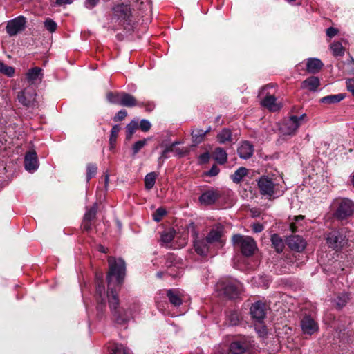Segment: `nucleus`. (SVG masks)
<instances>
[{"mask_svg": "<svg viewBox=\"0 0 354 354\" xmlns=\"http://www.w3.org/2000/svg\"><path fill=\"white\" fill-rule=\"evenodd\" d=\"M248 174V169L245 167H239L232 176L231 178L236 183H240Z\"/></svg>", "mask_w": 354, "mask_h": 354, "instance_id": "c756f323", "label": "nucleus"}, {"mask_svg": "<svg viewBox=\"0 0 354 354\" xmlns=\"http://www.w3.org/2000/svg\"><path fill=\"white\" fill-rule=\"evenodd\" d=\"M235 247L239 248L241 253L246 257L252 256L257 249L256 242L250 236L235 234L232 237Z\"/></svg>", "mask_w": 354, "mask_h": 354, "instance_id": "20e7f679", "label": "nucleus"}, {"mask_svg": "<svg viewBox=\"0 0 354 354\" xmlns=\"http://www.w3.org/2000/svg\"><path fill=\"white\" fill-rule=\"evenodd\" d=\"M120 105L127 107H133L137 105L140 106V104L137 102L136 99L132 95L122 92Z\"/></svg>", "mask_w": 354, "mask_h": 354, "instance_id": "b1692460", "label": "nucleus"}, {"mask_svg": "<svg viewBox=\"0 0 354 354\" xmlns=\"http://www.w3.org/2000/svg\"><path fill=\"white\" fill-rule=\"evenodd\" d=\"M261 104L271 111H277L281 108L280 104L277 103L276 97L272 95H267L262 100Z\"/></svg>", "mask_w": 354, "mask_h": 354, "instance_id": "a211bd4d", "label": "nucleus"}, {"mask_svg": "<svg viewBox=\"0 0 354 354\" xmlns=\"http://www.w3.org/2000/svg\"><path fill=\"white\" fill-rule=\"evenodd\" d=\"M337 29L333 27H330L326 30V35L330 38L335 36L337 34Z\"/></svg>", "mask_w": 354, "mask_h": 354, "instance_id": "4d7b16f0", "label": "nucleus"}, {"mask_svg": "<svg viewBox=\"0 0 354 354\" xmlns=\"http://www.w3.org/2000/svg\"><path fill=\"white\" fill-rule=\"evenodd\" d=\"M120 130V127L119 125H114L111 130V134H110V138L109 142L111 147L114 145V144L116 142L117 137L118 136V133Z\"/></svg>", "mask_w": 354, "mask_h": 354, "instance_id": "58836bf2", "label": "nucleus"}, {"mask_svg": "<svg viewBox=\"0 0 354 354\" xmlns=\"http://www.w3.org/2000/svg\"><path fill=\"white\" fill-rule=\"evenodd\" d=\"M223 226L221 223H217L212 227L209 232L205 236L207 239V242L211 243L214 248L215 246H222L223 245Z\"/></svg>", "mask_w": 354, "mask_h": 354, "instance_id": "6e6552de", "label": "nucleus"}, {"mask_svg": "<svg viewBox=\"0 0 354 354\" xmlns=\"http://www.w3.org/2000/svg\"><path fill=\"white\" fill-rule=\"evenodd\" d=\"M0 72L8 77H12L15 73V68L0 61Z\"/></svg>", "mask_w": 354, "mask_h": 354, "instance_id": "4c0bfd02", "label": "nucleus"}, {"mask_svg": "<svg viewBox=\"0 0 354 354\" xmlns=\"http://www.w3.org/2000/svg\"><path fill=\"white\" fill-rule=\"evenodd\" d=\"M219 168L214 165L211 169L207 171V175L209 176H215L219 173Z\"/></svg>", "mask_w": 354, "mask_h": 354, "instance_id": "864d4df0", "label": "nucleus"}, {"mask_svg": "<svg viewBox=\"0 0 354 354\" xmlns=\"http://www.w3.org/2000/svg\"><path fill=\"white\" fill-rule=\"evenodd\" d=\"M99 1L100 0H86L85 6L86 8L91 9L99 3Z\"/></svg>", "mask_w": 354, "mask_h": 354, "instance_id": "13d9d810", "label": "nucleus"}, {"mask_svg": "<svg viewBox=\"0 0 354 354\" xmlns=\"http://www.w3.org/2000/svg\"><path fill=\"white\" fill-rule=\"evenodd\" d=\"M127 115V112L126 110L122 109L118 112V113L114 117V121H122L125 118Z\"/></svg>", "mask_w": 354, "mask_h": 354, "instance_id": "3c124183", "label": "nucleus"}, {"mask_svg": "<svg viewBox=\"0 0 354 354\" xmlns=\"http://www.w3.org/2000/svg\"><path fill=\"white\" fill-rule=\"evenodd\" d=\"M251 317L258 323H262L266 317V311H250Z\"/></svg>", "mask_w": 354, "mask_h": 354, "instance_id": "79ce46f5", "label": "nucleus"}, {"mask_svg": "<svg viewBox=\"0 0 354 354\" xmlns=\"http://www.w3.org/2000/svg\"><path fill=\"white\" fill-rule=\"evenodd\" d=\"M270 278L268 276L262 275L258 277V281H257V283L259 286L263 287L264 288H268L270 283Z\"/></svg>", "mask_w": 354, "mask_h": 354, "instance_id": "37998d69", "label": "nucleus"}, {"mask_svg": "<svg viewBox=\"0 0 354 354\" xmlns=\"http://www.w3.org/2000/svg\"><path fill=\"white\" fill-rule=\"evenodd\" d=\"M210 158L209 153L208 152H205L200 155L199 161L201 163H206L209 161Z\"/></svg>", "mask_w": 354, "mask_h": 354, "instance_id": "5fc2aeb1", "label": "nucleus"}, {"mask_svg": "<svg viewBox=\"0 0 354 354\" xmlns=\"http://www.w3.org/2000/svg\"><path fill=\"white\" fill-rule=\"evenodd\" d=\"M177 262V258L175 255L173 254H168L167 257V261H166V266L169 268L173 266H176V263Z\"/></svg>", "mask_w": 354, "mask_h": 354, "instance_id": "8fccbe9b", "label": "nucleus"}, {"mask_svg": "<svg viewBox=\"0 0 354 354\" xmlns=\"http://www.w3.org/2000/svg\"><path fill=\"white\" fill-rule=\"evenodd\" d=\"M192 141L195 145L200 144L204 140L205 133L203 129H194L192 131Z\"/></svg>", "mask_w": 354, "mask_h": 354, "instance_id": "473e14b6", "label": "nucleus"}, {"mask_svg": "<svg viewBox=\"0 0 354 354\" xmlns=\"http://www.w3.org/2000/svg\"><path fill=\"white\" fill-rule=\"evenodd\" d=\"M346 235L343 230H333L328 234L326 237L328 245L333 250L340 249L346 244Z\"/></svg>", "mask_w": 354, "mask_h": 354, "instance_id": "0eeeda50", "label": "nucleus"}, {"mask_svg": "<svg viewBox=\"0 0 354 354\" xmlns=\"http://www.w3.org/2000/svg\"><path fill=\"white\" fill-rule=\"evenodd\" d=\"M354 212V203L349 199L344 198L339 201L335 212V216L339 219H344Z\"/></svg>", "mask_w": 354, "mask_h": 354, "instance_id": "9d476101", "label": "nucleus"}, {"mask_svg": "<svg viewBox=\"0 0 354 354\" xmlns=\"http://www.w3.org/2000/svg\"><path fill=\"white\" fill-rule=\"evenodd\" d=\"M73 0H57L56 4L58 6H63L66 4H71Z\"/></svg>", "mask_w": 354, "mask_h": 354, "instance_id": "0e129e2a", "label": "nucleus"}, {"mask_svg": "<svg viewBox=\"0 0 354 354\" xmlns=\"http://www.w3.org/2000/svg\"><path fill=\"white\" fill-rule=\"evenodd\" d=\"M97 212V205L94 204L84 214V218L89 221L94 219Z\"/></svg>", "mask_w": 354, "mask_h": 354, "instance_id": "c03bdc74", "label": "nucleus"}, {"mask_svg": "<svg viewBox=\"0 0 354 354\" xmlns=\"http://www.w3.org/2000/svg\"><path fill=\"white\" fill-rule=\"evenodd\" d=\"M44 26L50 32H53L57 29V24L51 19H47L44 21Z\"/></svg>", "mask_w": 354, "mask_h": 354, "instance_id": "a18cd8bd", "label": "nucleus"}, {"mask_svg": "<svg viewBox=\"0 0 354 354\" xmlns=\"http://www.w3.org/2000/svg\"><path fill=\"white\" fill-rule=\"evenodd\" d=\"M218 295L230 299L239 297L242 291V285L236 280H221L216 285Z\"/></svg>", "mask_w": 354, "mask_h": 354, "instance_id": "7ed1b4c3", "label": "nucleus"}, {"mask_svg": "<svg viewBox=\"0 0 354 354\" xmlns=\"http://www.w3.org/2000/svg\"><path fill=\"white\" fill-rule=\"evenodd\" d=\"M220 197L218 191L210 189L203 193L199 197V201L205 205H209L214 203Z\"/></svg>", "mask_w": 354, "mask_h": 354, "instance_id": "dca6fc26", "label": "nucleus"}, {"mask_svg": "<svg viewBox=\"0 0 354 354\" xmlns=\"http://www.w3.org/2000/svg\"><path fill=\"white\" fill-rule=\"evenodd\" d=\"M178 144H180L179 142H174L172 144H171L170 145L166 147L165 149L168 150V153L174 152V149H175V147Z\"/></svg>", "mask_w": 354, "mask_h": 354, "instance_id": "e2e57ef3", "label": "nucleus"}, {"mask_svg": "<svg viewBox=\"0 0 354 354\" xmlns=\"http://www.w3.org/2000/svg\"><path fill=\"white\" fill-rule=\"evenodd\" d=\"M271 241L273 247L277 252L283 251L284 243L282 239L277 234H274L271 236Z\"/></svg>", "mask_w": 354, "mask_h": 354, "instance_id": "7c9ffc66", "label": "nucleus"}, {"mask_svg": "<svg viewBox=\"0 0 354 354\" xmlns=\"http://www.w3.org/2000/svg\"><path fill=\"white\" fill-rule=\"evenodd\" d=\"M106 99L111 104H121L122 100V92L121 93H113L109 92L106 94Z\"/></svg>", "mask_w": 354, "mask_h": 354, "instance_id": "72a5a7b5", "label": "nucleus"}, {"mask_svg": "<svg viewBox=\"0 0 354 354\" xmlns=\"http://www.w3.org/2000/svg\"><path fill=\"white\" fill-rule=\"evenodd\" d=\"M26 19L19 16L8 21L6 31L10 36H15L25 28Z\"/></svg>", "mask_w": 354, "mask_h": 354, "instance_id": "f8f14e48", "label": "nucleus"}, {"mask_svg": "<svg viewBox=\"0 0 354 354\" xmlns=\"http://www.w3.org/2000/svg\"><path fill=\"white\" fill-rule=\"evenodd\" d=\"M232 315L236 318V321L232 320L231 324H233V325H236L237 324L238 321H239L238 315H236V313H233Z\"/></svg>", "mask_w": 354, "mask_h": 354, "instance_id": "774afa93", "label": "nucleus"}, {"mask_svg": "<svg viewBox=\"0 0 354 354\" xmlns=\"http://www.w3.org/2000/svg\"><path fill=\"white\" fill-rule=\"evenodd\" d=\"M167 212L165 209L160 207L153 214V218L155 221L159 222L162 220Z\"/></svg>", "mask_w": 354, "mask_h": 354, "instance_id": "49530a36", "label": "nucleus"}, {"mask_svg": "<svg viewBox=\"0 0 354 354\" xmlns=\"http://www.w3.org/2000/svg\"><path fill=\"white\" fill-rule=\"evenodd\" d=\"M194 248L196 252L200 256H207L212 253L214 246L207 242L206 237L196 236L193 242Z\"/></svg>", "mask_w": 354, "mask_h": 354, "instance_id": "1a4fd4ad", "label": "nucleus"}, {"mask_svg": "<svg viewBox=\"0 0 354 354\" xmlns=\"http://www.w3.org/2000/svg\"><path fill=\"white\" fill-rule=\"evenodd\" d=\"M177 155H179L180 156H182L185 154V153L183 151L180 149H177L175 147L174 151Z\"/></svg>", "mask_w": 354, "mask_h": 354, "instance_id": "338daca9", "label": "nucleus"}, {"mask_svg": "<svg viewBox=\"0 0 354 354\" xmlns=\"http://www.w3.org/2000/svg\"><path fill=\"white\" fill-rule=\"evenodd\" d=\"M109 272L107 274L108 290L106 291L103 284V274L95 275V299L100 308H105L106 301L111 310H117L119 300L115 292V288L120 287L125 275V263L122 259H116L109 257L108 259Z\"/></svg>", "mask_w": 354, "mask_h": 354, "instance_id": "f257e3e1", "label": "nucleus"}, {"mask_svg": "<svg viewBox=\"0 0 354 354\" xmlns=\"http://www.w3.org/2000/svg\"><path fill=\"white\" fill-rule=\"evenodd\" d=\"M36 93L31 88H26L19 93L17 99L19 102L27 107H35L37 102L35 99Z\"/></svg>", "mask_w": 354, "mask_h": 354, "instance_id": "9b49d317", "label": "nucleus"}, {"mask_svg": "<svg viewBox=\"0 0 354 354\" xmlns=\"http://www.w3.org/2000/svg\"><path fill=\"white\" fill-rule=\"evenodd\" d=\"M287 245L291 250L301 252L305 249L306 243L301 236L293 235L288 238Z\"/></svg>", "mask_w": 354, "mask_h": 354, "instance_id": "2eb2a0df", "label": "nucleus"}, {"mask_svg": "<svg viewBox=\"0 0 354 354\" xmlns=\"http://www.w3.org/2000/svg\"><path fill=\"white\" fill-rule=\"evenodd\" d=\"M97 172V166L94 164H88L86 167V179L89 181Z\"/></svg>", "mask_w": 354, "mask_h": 354, "instance_id": "a19ab883", "label": "nucleus"}, {"mask_svg": "<svg viewBox=\"0 0 354 354\" xmlns=\"http://www.w3.org/2000/svg\"><path fill=\"white\" fill-rule=\"evenodd\" d=\"M39 165L37 153L35 151L27 152L24 158L25 169L29 172H34L38 169Z\"/></svg>", "mask_w": 354, "mask_h": 354, "instance_id": "4468645a", "label": "nucleus"}, {"mask_svg": "<svg viewBox=\"0 0 354 354\" xmlns=\"http://www.w3.org/2000/svg\"><path fill=\"white\" fill-rule=\"evenodd\" d=\"M91 221L84 218L82 222V226L84 230H89L91 227Z\"/></svg>", "mask_w": 354, "mask_h": 354, "instance_id": "680f3d73", "label": "nucleus"}, {"mask_svg": "<svg viewBox=\"0 0 354 354\" xmlns=\"http://www.w3.org/2000/svg\"><path fill=\"white\" fill-rule=\"evenodd\" d=\"M138 128V122L136 120H132L127 125V139H131L135 131Z\"/></svg>", "mask_w": 354, "mask_h": 354, "instance_id": "e433bc0d", "label": "nucleus"}, {"mask_svg": "<svg viewBox=\"0 0 354 354\" xmlns=\"http://www.w3.org/2000/svg\"><path fill=\"white\" fill-rule=\"evenodd\" d=\"M157 174L156 172H150L147 174L145 177V188L148 190L153 188L155 185Z\"/></svg>", "mask_w": 354, "mask_h": 354, "instance_id": "2f4dec72", "label": "nucleus"}, {"mask_svg": "<svg viewBox=\"0 0 354 354\" xmlns=\"http://www.w3.org/2000/svg\"><path fill=\"white\" fill-rule=\"evenodd\" d=\"M261 195L268 199H274L284 193L281 179L275 175H263L257 180Z\"/></svg>", "mask_w": 354, "mask_h": 354, "instance_id": "f03ea898", "label": "nucleus"}, {"mask_svg": "<svg viewBox=\"0 0 354 354\" xmlns=\"http://www.w3.org/2000/svg\"><path fill=\"white\" fill-rule=\"evenodd\" d=\"M345 98V94L339 93L335 95H329L325 97H323L319 99V102L324 104H335Z\"/></svg>", "mask_w": 354, "mask_h": 354, "instance_id": "412c9836", "label": "nucleus"}, {"mask_svg": "<svg viewBox=\"0 0 354 354\" xmlns=\"http://www.w3.org/2000/svg\"><path fill=\"white\" fill-rule=\"evenodd\" d=\"M214 160L220 165H223L227 162V154L226 151L221 147H217L213 152Z\"/></svg>", "mask_w": 354, "mask_h": 354, "instance_id": "a878e982", "label": "nucleus"}, {"mask_svg": "<svg viewBox=\"0 0 354 354\" xmlns=\"http://www.w3.org/2000/svg\"><path fill=\"white\" fill-rule=\"evenodd\" d=\"M301 327L304 334L312 335L317 333L319 326L315 320L309 315H305L301 320Z\"/></svg>", "mask_w": 354, "mask_h": 354, "instance_id": "ddd939ff", "label": "nucleus"}, {"mask_svg": "<svg viewBox=\"0 0 354 354\" xmlns=\"http://www.w3.org/2000/svg\"><path fill=\"white\" fill-rule=\"evenodd\" d=\"M349 299L348 295L347 293H342L339 295L335 299L337 307L343 308L346 306Z\"/></svg>", "mask_w": 354, "mask_h": 354, "instance_id": "c9c22d12", "label": "nucleus"}, {"mask_svg": "<svg viewBox=\"0 0 354 354\" xmlns=\"http://www.w3.org/2000/svg\"><path fill=\"white\" fill-rule=\"evenodd\" d=\"M254 301L251 302V306L250 310H270V302L265 298L256 299H254Z\"/></svg>", "mask_w": 354, "mask_h": 354, "instance_id": "4be33fe9", "label": "nucleus"}, {"mask_svg": "<svg viewBox=\"0 0 354 354\" xmlns=\"http://www.w3.org/2000/svg\"><path fill=\"white\" fill-rule=\"evenodd\" d=\"M138 127L142 131L147 132L150 129L151 124L149 120L143 119L140 122Z\"/></svg>", "mask_w": 354, "mask_h": 354, "instance_id": "09e8293b", "label": "nucleus"}, {"mask_svg": "<svg viewBox=\"0 0 354 354\" xmlns=\"http://www.w3.org/2000/svg\"><path fill=\"white\" fill-rule=\"evenodd\" d=\"M113 318L118 324H124L129 319L126 311H113Z\"/></svg>", "mask_w": 354, "mask_h": 354, "instance_id": "c85d7f7f", "label": "nucleus"}, {"mask_svg": "<svg viewBox=\"0 0 354 354\" xmlns=\"http://www.w3.org/2000/svg\"><path fill=\"white\" fill-rule=\"evenodd\" d=\"M146 144H147V140H145V139L142 140H138L136 142H135V144L133 145V147H132L133 155L138 153V151L142 147H144L146 145Z\"/></svg>", "mask_w": 354, "mask_h": 354, "instance_id": "de8ad7c7", "label": "nucleus"}, {"mask_svg": "<svg viewBox=\"0 0 354 354\" xmlns=\"http://www.w3.org/2000/svg\"><path fill=\"white\" fill-rule=\"evenodd\" d=\"M168 150L164 149L158 158L159 163L163 162V161L169 158Z\"/></svg>", "mask_w": 354, "mask_h": 354, "instance_id": "052dcab7", "label": "nucleus"}, {"mask_svg": "<svg viewBox=\"0 0 354 354\" xmlns=\"http://www.w3.org/2000/svg\"><path fill=\"white\" fill-rule=\"evenodd\" d=\"M323 66L322 61L317 58H309L306 62V69L309 73H316Z\"/></svg>", "mask_w": 354, "mask_h": 354, "instance_id": "aec40b11", "label": "nucleus"}, {"mask_svg": "<svg viewBox=\"0 0 354 354\" xmlns=\"http://www.w3.org/2000/svg\"><path fill=\"white\" fill-rule=\"evenodd\" d=\"M346 87L347 89L352 93L354 96V80L349 79L346 81Z\"/></svg>", "mask_w": 354, "mask_h": 354, "instance_id": "6e6d98bb", "label": "nucleus"}, {"mask_svg": "<svg viewBox=\"0 0 354 354\" xmlns=\"http://www.w3.org/2000/svg\"><path fill=\"white\" fill-rule=\"evenodd\" d=\"M306 117V114H303L300 116H291L283 121L280 127V130L285 135H291L295 133Z\"/></svg>", "mask_w": 354, "mask_h": 354, "instance_id": "423d86ee", "label": "nucleus"}, {"mask_svg": "<svg viewBox=\"0 0 354 354\" xmlns=\"http://www.w3.org/2000/svg\"><path fill=\"white\" fill-rule=\"evenodd\" d=\"M174 238V232L173 230H169L164 232L161 235V241L163 243H169Z\"/></svg>", "mask_w": 354, "mask_h": 354, "instance_id": "ea45409f", "label": "nucleus"}, {"mask_svg": "<svg viewBox=\"0 0 354 354\" xmlns=\"http://www.w3.org/2000/svg\"><path fill=\"white\" fill-rule=\"evenodd\" d=\"M232 131L229 129H223L217 135V140L220 144H225L227 142H232Z\"/></svg>", "mask_w": 354, "mask_h": 354, "instance_id": "cd10ccee", "label": "nucleus"}, {"mask_svg": "<svg viewBox=\"0 0 354 354\" xmlns=\"http://www.w3.org/2000/svg\"><path fill=\"white\" fill-rule=\"evenodd\" d=\"M330 49L334 56H343L344 54V48L340 42H335L330 45Z\"/></svg>", "mask_w": 354, "mask_h": 354, "instance_id": "f704fd0d", "label": "nucleus"}, {"mask_svg": "<svg viewBox=\"0 0 354 354\" xmlns=\"http://www.w3.org/2000/svg\"><path fill=\"white\" fill-rule=\"evenodd\" d=\"M167 297L170 303L175 307L179 306L182 303V298L179 290H169L167 291Z\"/></svg>", "mask_w": 354, "mask_h": 354, "instance_id": "5701e85b", "label": "nucleus"}, {"mask_svg": "<svg viewBox=\"0 0 354 354\" xmlns=\"http://www.w3.org/2000/svg\"><path fill=\"white\" fill-rule=\"evenodd\" d=\"M263 230V226L259 223H256L252 225V230L254 232H261Z\"/></svg>", "mask_w": 354, "mask_h": 354, "instance_id": "bf43d9fd", "label": "nucleus"}, {"mask_svg": "<svg viewBox=\"0 0 354 354\" xmlns=\"http://www.w3.org/2000/svg\"><path fill=\"white\" fill-rule=\"evenodd\" d=\"M237 151L241 158L248 159L252 156L254 147L250 142L244 141L240 145Z\"/></svg>", "mask_w": 354, "mask_h": 354, "instance_id": "f3484780", "label": "nucleus"}, {"mask_svg": "<svg viewBox=\"0 0 354 354\" xmlns=\"http://www.w3.org/2000/svg\"><path fill=\"white\" fill-rule=\"evenodd\" d=\"M258 333H259V336H260V337H264V336L266 335V333H267L266 326H263L261 328V329H259V330H258Z\"/></svg>", "mask_w": 354, "mask_h": 354, "instance_id": "69168bd1", "label": "nucleus"}, {"mask_svg": "<svg viewBox=\"0 0 354 354\" xmlns=\"http://www.w3.org/2000/svg\"><path fill=\"white\" fill-rule=\"evenodd\" d=\"M294 218H295V222H292L290 223V230H292V232H295L297 230L296 222L299 223L300 221L304 220V216L299 215V216H295Z\"/></svg>", "mask_w": 354, "mask_h": 354, "instance_id": "603ef678", "label": "nucleus"}, {"mask_svg": "<svg viewBox=\"0 0 354 354\" xmlns=\"http://www.w3.org/2000/svg\"><path fill=\"white\" fill-rule=\"evenodd\" d=\"M319 86V80L318 77L312 76L302 82V87L311 91H315Z\"/></svg>", "mask_w": 354, "mask_h": 354, "instance_id": "393cba45", "label": "nucleus"}, {"mask_svg": "<svg viewBox=\"0 0 354 354\" xmlns=\"http://www.w3.org/2000/svg\"><path fill=\"white\" fill-rule=\"evenodd\" d=\"M41 68L35 67L29 70L26 74L27 80L30 84H35L41 81L43 74Z\"/></svg>", "mask_w": 354, "mask_h": 354, "instance_id": "6ab92c4d", "label": "nucleus"}, {"mask_svg": "<svg viewBox=\"0 0 354 354\" xmlns=\"http://www.w3.org/2000/svg\"><path fill=\"white\" fill-rule=\"evenodd\" d=\"M108 349L111 354H131L129 350L121 344H111Z\"/></svg>", "mask_w": 354, "mask_h": 354, "instance_id": "bb28decb", "label": "nucleus"}, {"mask_svg": "<svg viewBox=\"0 0 354 354\" xmlns=\"http://www.w3.org/2000/svg\"><path fill=\"white\" fill-rule=\"evenodd\" d=\"M112 11L115 19L118 20L120 23L129 26L125 27V28H128L129 30L133 28V15L129 5L124 3L118 4L113 7Z\"/></svg>", "mask_w": 354, "mask_h": 354, "instance_id": "39448f33", "label": "nucleus"}]
</instances>
